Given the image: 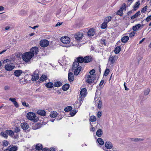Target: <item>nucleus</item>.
Masks as SVG:
<instances>
[{"label": "nucleus", "instance_id": "27", "mask_svg": "<svg viewBox=\"0 0 151 151\" xmlns=\"http://www.w3.org/2000/svg\"><path fill=\"white\" fill-rule=\"evenodd\" d=\"M61 62L62 63H60L62 65H64L66 64V60H65V55L60 60Z\"/></svg>", "mask_w": 151, "mask_h": 151}, {"label": "nucleus", "instance_id": "46", "mask_svg": "<svg viewBox=\"0 0 151 151\" xmlns=\"http://www.w3.org/2000/svg\"><path fill=\"white\" fill-rule=\"evenodd\" d=\"M116 14L122 16L123 14V12L119 9L117 12Z\"/></svg>", "mask_w": 151, "mask_h": 151}, {"label": "nucleus", "instance_id": "60", "mask_svg": "<svg viewBox=\"0 0 151 151\" xmlns=\"http://www.w3.org/2000/svg\"><path fill=\"white\" fill-rule=\"evenodd\" d=\"M150 20H151V15L147 17L145 19V20L147 22H149Z\"/></svg>", "mask_w": 151, "mask_h": 151}, {"label": "nucleus", "instance_id": "17", "mask_svg": "<svg viewBox=\"0 0 151 151\" xmlns=\"http://www.w3.org/2000/svg\"><path fill=\"white\" fill-rule=\"evenodd\" d=\"M66 39V36L62 37L60 39V40L63 44H64V45H63L61 43H60V45L64 47H66V41L65 40Z\"/></svg>", "mask_w": 151, "mask_h": 151}, {"label": "nucleus", "instance_id": "12", "mask_svg": "<svg viewBox=\"0 0 151 151\" xmlns=\"http://www.w3.org/2000/svg\"><path fill=\"white\" fill-rule=\"evenodd\" d=\"M105 147H104L103 149L104 150H106L105 149H111L112 147V144L110 142H105Z\"/></svg>", "mask_w": 151, "mask_h": 151}, {"label": "nucleus", "instance_id": "35", "mask_svg": "<svg viewBox=\"0 0 151 151\" xmlns=\"http://www.w3.org/2000/svg\"><path fill=\"white\" fill-rule=\"evenodd\" d=\"M81 105V102H79L78 101L76 102L74 104L75 108H79Z\"/></svg>", "mask_w": 151, "mask_h": 151}, {"label": "nucleus", "instance_id": "8", "mask_svg": "<svg viewBox=\"0 0 151 151\" xmlns=\"http://www.w3.org/2000/svg\"><path fill=\"white\" fill-rule=\"evenodd\" d=\"M12 64L7 63L5 66V69L7 71H10L12 70L15 67L14 65H12Z\"/></svg>", "mask_w": 151, "mask_h": 151}, {"label": "nucleus", "instance_id": "19", "mask_svg": "<svg viewBox=\"0 0 151 151\" xmlns=\"http://www.w3.org/2000/svg\"><path fill=\"white\" fill-rule=\"evenodd\" d=\"M21 126L22 128L24 130L27 129L29 127L28 124L26 122L22 123Z\"/></svg>", "mask_w": 151, "mask_h": 151}, {"label": "nucleus", "instance_id": "22", "mask_svg": "<svg viewBox=\"0 0 151 151\" xmlns=\"http://www.w3.org/2000/svg\"><path fill=\"white\" fill-rule=\"evenodd\" d=\"M142 25L139 24H137L136 25L133 26L132 30L134 31L138 30Z\"/></svg>", "mask_w": 151, "mask_h": 151}, {"label": "nucleus", "instance_id": "24", "mask_svg": "<svg viewBox=\"0 0 151 151\" xmlns=\"http://www.w3.org/2000/svg\"><path fill=\"white\" fill-rule=\"evenodd\" d=\"M79 67V63L77 61H75L72 66L73 70Z\"/></svg>", "mask_w": 151, "mask_h": 151}, {"label": "nucleus", "instance_id": "9", "mask_svg": "<svg viewBox=\"0 0 151 151\" xmlns=\"http://www.w3.org/2000/svg\"><path fill=\"white\" fill-rule=\"evenodd\" d=\"M49 41L46 40H42L40 42V46L43 47L47 46L49 45Z\"/></svg>", "mask_w": 151, "mask_h": 151}, {"label": "nucleus", "instance_id": "62", "mask_svg": "<svg viewBox=\"0 0 151 151\" xmlns=\"http://www.w3.org/2000/svg\"><path fill=\"white\" fill-rule=\"evenodd\" d=\"M104 83V80H101L100 83L99 84V86H100L101 87L103 85Z\"/></svg>", "mask_w": 151, "mask_h": 151}, {"label": "nucleus", "instance_id": "20", "mask_svg": "<svg viewBox=\"0 0 151 151\" xmlns=\"http://www.w3.org/2000/svg\"><path fill=\"white\" fill-rule=\"evenodd\" d=\"M81 67L79 66L77 68H76L75 69L73 70H74V74L75 75H78L81 71Z\"/></svg>", "mask_w": 151, "mask_h": 151}, {"label": "nucleus", "instance_id": "3", "mask_svg": "<svg viewBox=\"0 0 151 151\" xmlns=\"http://www.w3.org/2000/svg\"><path fill=\"white\" fill-rule=\"evenodd\" d=\"M85 79L86 81L89 84H91L93 83L95 79V78L93 76H91L89 74L86 75Z\"/></svg>", "mask_w": 151, "mask_h": 151}, {"label": "nucleus", "instance_id": "15", "mask_svg": "<svg viewBox=\"0 0 151 151\" xmlns=\"http://www.w3.org/2000/svg\"><path fill=\"white\" fill-rule=\"evenodd\" d=\"M87 94V89L86 88H83L81 89L80 91V94L81 96L84 97L86 96Z\"/></svg>", "mask_w": 151, "mask_h": 151}, {"label": "nucleus", "instance_id": "36", "mask_svg": "<svg viewBox=\"0 0 151 151\" xmlns=\"http://www.w3.org/2000/svg\"><path fill=\"white\" fill-rule=\"evenodd\" d=\"M14 61V60L13 59H6V60H4L3 63H11L13 64V62Z\"/></svg>", "mask_w": 151, "mask_h": 151}, {"label": "nucleus", "instance_id": "23", "mask_svg": "<svg viewBox=\"0 0 151 151\" xmlns=\"http://www.w3.org/2000/svg\"><path fill=\"white\" fill-rule=\"evenodd\" d=\"M18 148V147L17 146H12L11 147L10 146L9 147V151H17Z\"/></svg>", "mask_w": 151, "mask_h": 151}, {"label": "nucleus", "instance_id": "5", "mask_svg": "<svg viewBox=\"0 0 151 151\" xmlns=\"http://www.w3.org/2000/svg\"><path fill=\"white\" fill-rule=\"evenodd\" d=\"M96 93V95L94 98V101L96 104L97 105V107L99 109H101L102 106V102L99 98H97Z\"/></svg>", "mask_w": 151, "mask_h": 151}, {"label": "nucleus", "instance_id": "50", "mask_svg": "<svg viewBox=\"0 0 151 151\" xmlns=\"http://www.w3.org/2000/svg\"><path fill=\"white\" fill-rule=\"evenodd\" d=\"M147 6H145L142 9L141 12L142 13H145L147 10Z\"/></svg>", "mask_w": 151, "mask_h": 151}, {"label": "nucleus", "instance_id": "56", "mask_svg": "<svg viewBox=\"0 0 151 151\" xmlns=\"http://www.w3.org/2000/svg\"><path fill=\"white\" fill-rule=\"evenodd\" d=\"M9 100L13 102V103L16 101V100L15 98H10L9 99Z\"/></svg>", "mask_w": 151, "mask_h": 151}, {"label": "nucleus", "instance_id": "51", "mask_svg": "<svg viewBox=\"0 0 151 151\" xmlns=\"http://www.w3.org/2000/svg\"><path fill=\"white\" fill-rule=\"evenodd\" d=\"M135 32L134 31H133L129 33V37H133L134 36V35L135 34Z\"/></svg>", "mask_w": 151, "mask_h": 151}, {"label": "nucleus", "instance_id": "34", "mask_svg": "<svg viewBox=\"0 0 151 151\" xmlns=\"http://www.w3.org/2000/svg\"><path fill=\"white\" fill-rule=\"evenodd\" d=\"M140 12L139 11H138L136 13H135L134 15L132 16L131 17V19H134L136 18L137 17L139 16L140 15Z\"/></svg>", "mask_w": 151, "mask_h": 151}, {"label": "nucleus", "instance_id": "6", "mask_svg": "<svg viewBox=\"0 0 151 151\" xmlns=\"http://www.w3.org/2000/svg\"><path fill=\"white\" fill-rule=\"evenodd\" d=\"M118 58L117 56L111 55L109 58L108 61L112 65L115 63Z\"/></svg>", "mask_w": 151, "mask_h": 151}, {"label": "nucleus", "instance_id": "42", "mask_svg": "<svg viewBox=\"0 0 151 151\" xmlns=\"http://www.w3.org/2000/svg\"><path fill=\"white\" fill-rule=\"evenodd\" d=\"M107 26V23H106L104 21V22L102 24L101 26V28L103 29H105Z\"/></svg>", "mask_w": 151, "mask_h": 151}, {"label": "nucleus", "instance_id": "55", "mask_svg": "<svg viewBox=\"0 0 151 151\" xmlns=\"http://www.w3.org/2000/svg\"><path fill=\"white\" fill-rule=\"evenodd\" d=\"M143 140V139H140V138H135L134 139H133V141L134 142H138V141H142Z\"/></svg>", "mask_w": 151, "mask_h": 151}, {"label": "nucleus", "instance_id": "59", "mask_svg": "<svg viewBox=\"0 0 151 151\" xmlns=\"http://www.w3.org/2000/svg\"><path fill=\"white\" fill-rule=\"evenodd\" d=\"M8 142L6 140H4L3 142V145L4 146H6L8 145Z\"/></svg>", "mask_w": 151, "mask_h": 151}, {"label": "nucleus", "instance_id": "39", "mask_svg": "<svg viewBox=\"0 0 151 151\" xmlns=\"http://www.w3.org/2000/svg\"><path fill=\"white\" fill-rule=\"evenodd\" d=\"M43 147L42 144H38L36 146V149L38 150H40L42 149Z\"/></svg>", "mask_w": 151, "mask_h": 151}, {"label": "nucleus", "instance_id": "11", "mask_svg": "<svg viewBox=\"0 0 151 151\" xmlns=\"http://www.w3.org/2000/svg\"><path fill=\"white\" fill-rule=\"evenodd\" d=\"M78 111L76 109H73L69 111L68 113H67V116L70 117L74 116L77 113Z\"/></svg>", "mask_w": 151, "mask_h": 151}, {"label": "nucleus", "instance_id": "18", "mask_svg": "<svg viewBox=\"0 0 151 151\" xmlns=\"http://www.w3.org/2000/svg\"><path fill=\"white\" fill-rule=\"evenodd\" d=\"M23 72L21 70H17L14 72V74L15 76L18 77L20 76Z\"/></svg>", "mask_w": 151, "mask_h": 151}, {"label": "nucleus", "instance_id": "28", "mask_svg": "<svg viewBox=\"0 0 151 151\" xmlns=\"http://www.w3.org/2000/svg\"><path fill=\"white\" fill-rule=\"evenodd\" d=\"M37 113L39 115L42 116H45L46 114L45 111L42 110H38L37 111Z\"/></svg>", "mask_w": 151, "mask_h": 151}, {"label": "nucleus", "instance_id": "44", "mask_svg": "<svg viewBox=\"0 0 151 151\" xmlns=\"http://www.w3.org/2000/svg\"><path fill=\"white\" fill-rule=\"evenodd\" d=\"M89 120L91 122H94L96 120V116H91L90 117Z\"/></svg>", "mask_w": 151, "mask_h": 151}, {"label": "nucleus", "instance_id": "10", "mask_svg": "<svg viewBox=\"0 0 151 151\" xmlns=\"http://www.w3.org/2000/svg\"><path fill=\"white\" fill-rule=\"evenodd\" d=\"M38 73L39 71L38 70H36L33 73V75L32 77V81H36L39 79V77L38 74Z\"/></svg>", "mask_w": 151, "mask_h": 151}, {"label": "nucleus", "instance_id": "7", "mask_svg": "<svg viewBox=\"0 0 151 151\" xmlns=\"http://www.w3.org/2000/svg\"><path fill=\"white\" fill-rule=\"evenodd\" d=\"M38 52V47H34L32 48L30 52H28L30 53V54L33 55V57L34 56V55H36Z\"/></svg>", "mask_w": 151, "mask_h": 151}, {"label": "nucleus", "instance_id": "54", "mask_svg": "<svg viewBox=\"0 0 151 151\" xmlns=\"http://www.w3.org/2000/svg\"><path fill=\"white\" fill-rule=\"evenodd\" d=\"M150 92V90L147 89L144 91V93L145 95H147L149 94Z\"/></svg>", "mask_w": 151, "mask_h": 151}, {"label": "nucleus", "instance_id": "38", "mask_svg": "<svg viewBox=\"0 0 151 151\" xmlns=\"http://www.w3.org/2000/svg\"><path fill=\"white\" fill-rule=\"evenodd\" d=\"M45 86L47 88H51L53 87V84L52 83L49 82L46 84Z\"/></svg>", "mask_w": 151, "mask_h": 151}, {"label": "nucleus", "instance_id": "31", "mask_svg": "<svg viewBox=\"0 0 151 151\" xmlns=\"http://www.w3.org/2000/svg\"><path fill=\"white\" fill-rule=\"evenodd\" d=\"M121 49V47L120 46H118L115 48L114 50V52L116 54H118L120 51Z\"/></svg>", "mask_w": 151, "mask_h": 151}, {"label": "nucleus", "instance_id": "16", "mask_svg": "<svg viewBox=\"0 0 151 151\" xmlns=\"http://www.w3.org/2000/svg\"><path fill=\"white\" fill-rule=\"evenodd\" d=\"M68 79L70 82H72L74 79V75L72 72H70L68 74Z\"/></svg>", "mask_w": 151, "mask_h": 151}, {"label": "nucleus", "instance_id": "32", "mask_svg": "<svg viewBox=\"0 0 151 151\" xmlns=\"http://www.w3.org/2000/svg\"><path fill=\"white\" fill-rule=\"evenodd\" d=\"M62 85V83L60 81L55 82L54 83V86L55 87H59Z\"/></svg>", "mask_w": 151, "mask_h": 151}, {"label": "nucleus", "instance_id": "64", "mask_svg": "<svg viewBox=\"0 0 151 151\" xmlns=\"http://www.w3.org/2000/svg\"><path fill=\"white\" fill-rule=\"evenodd\" d=\"M10 87L8 86H4V89L5 90H9V89Z\"/></svg>", "mask_w": 151, "mask_h": 151}, {"label": "nucleus", "instance_id": "37", "mask_svg": "<svg viewBox=\"0 0 151 151\" xmlns=\"http://www.w3.org/2000/svg\"><path fill=\"white\" fill-rule=\"evenodd\" d=\"M6 132L7 134L10 136H13L14 134V132L12 130H6Z\"/></svg>", "mask_w": 151, "mask_h": 151}, {"label": "nucleus", "instance_id": "49", "mask_svg": "<svg viewBox=\"0 0 151 151\" xmlns=\"http://www.w3.org/2000/svg\"><path fill=\"white\" fill-rule=\"evenodd\" d=\"M72 107L70 106H67V113L72 110Z\"/></svg>", "mask_w": 151, "mask_h": 151}, {"label": "nucleus", "instance_id": "48", "mask_svg": "<svg viewBox=\"0 0 151 151\" xmlns=\"http://www.w3.org/2000/svg\"><path fill=\"white\" fill-rule=\"evenodd\" d=\"M109 69L108 68L106 69L105 71L104 75L106 76H107L109 74Z\"/></svg>", "mask_w": 151, "mask_h": 151}, {"label": "nucleus", "instance_id": "2", "mask_svg": "<svg viewBox=\"0 0 151 151\" xmlns=\"http://www.w3.org/2000/svg\"><path fill=\"white\" fill-rule=\"evenodd\" d=\"M33 55L30 54L28 52H25L23 54L22 57L24 61L25 62H29L31 59L33 57Z\"/></svg>", "mask_w": 151, "mask_h": 151}, {"label": "nucleus", "instance_id": "45", "mask_svg": "<svg viewBox=\"0 0 151 151\" xmlns=\"http://www.w3.org/2000/svg\"><path fill=\"white\" fill-rule=\"evenodd\" d=\"M47 78V77L45 75H42L41 77L40 78V80L42 81H43L46 80Z\"/></svg>", "mask_w": 151, "mask_h": 151}, {"label": "nucleus", "instance_id": "40", "mask_svg": "<svg viewBox=\"0 0 151 151\" xmlns=\"http://www.w3.org/2000/svg\"><path fill=\"white\" fill-rule=\"evenodd\" d=\"M112 19V17L111 16H109L105 18L104 19V21L106 23H108L109 21H111Z\"/></svg>", "mask_w": 151, "mask_h": 151}, {"label": "nucleus", "instance_id": "33", "mask_svg": "<svg viewBox=\"0 0 151 151\" xmlns=\"http://www.w3.org/2000/svg\"><path fill=\"white\" fill-rule=\"evenodd\" d=\"M129 39V37L127 36L123 37L121 39L122 42H127Z\"/></svg>", "mask_w": 151, "mask_h": 151}, {"label": "nucleus", "instance_id": "29", "mask_svg": "<svg viewBox=\"0 0 151 151\" xmlns=\"http://www.w3.org/2000/svg\"><path fill=\"white\" fill-rule=\"evenodd\" d=\"M57 115V113L56 111H53L51 112L50 116L52 118H55Z\"/></svg>", "mask_w": 151, "mask_h": 151}, {"label": "nucleus", "instance_id": "53", "mask_svg": "<svg viewBox=\"0 0 151 151\" xmlns=\"http://www.w3.org/2000/svg\"><path fill=\"white\" fill-rule=\"evenodd\" d=\"M22 105L24 106H25L26 107H28L29 106V104L26 103L25 101H23L22 102Z\"/></svg>", "mask_w": 151, "mask_h": 151}, {"label": "nucleus", "instance_id": "63", "mask_svg": "<svg viewBox=\"0 0 151 151\" xmlns=\"http://www.w3.org/2000/svg\"><path fill=\"white\" fill-rule=\"evenodd\" d=\"M133 0H127V4H128V6H129L132 3Z\"/></svg>", "mask_w": 151, "mask_h": 151}, {"label": "nucleus", "instance_id": "47", "mask_svg": "<svg viewBox=\"0 0 151 151\" xmlns=\"http://www.w3.org/2000/svg\"><path fill=\"white\" fill-rule=\"evenodd\" d=\"M0 135L1 136L4 137L5 138H7L8 137V135H7V134L6 133V132H2L1 133Z\"/></svg>", "mask_w": 151, "mask_h": 151}, {"label": "nucleus", "instance_id": "1", "mask_svg": "<svg viewBox=\"0 0 151 151\" xmlns=\"http://www.w3.org/2000/svg\"><path fill=\"white\" fill-rule=\"evenodd\" d=\"M27 117L29 120L34 122H36L38 120V118L36 117L35 114L32 112L28 113L27 114Z\"/></svg>", "mask_w": 151, "mask_h": 151}, {"label": "nucleus", "instance_id": "57", "mask_svg": "<svg viewBox=\"0 0 151 151\" xmlns=\"http://www.w3.org/2000/svg\"><path fill=\"white\" fill-rule=\"evenodd\" d=\"M95 73V70L94 69H92V70H91L89 72V73H90V74L91 75H91V76H93V75Z\"/></svg>", "mask_w": 151, "mask_h": 151}, {"label": "nucleus", "instance_id": "41", "mask_svg": "<svg viewBox=\"0 0 151 151\" xmlns=\"http://www.w3.org/2000/svg\"><path fill=\"white\" fill-rule=\"evenodd\" d=\"M97 142L101 145H103L104 143L103 139L101 138H98L97 139Z\"/></svg>", "mask_w": 151, "mask_h": 151}, {"label": "nucleus", "instance_id": "58", "mask_svg": "<svg viewBox=\"0 0 151 151\" xmlns=\"http://www.w3.org/2000/svg\"><path fill=\"white\" fill-rule=\"evenodd\" d=\"M102 115V112L101 111H99L97 113V116L99 118Z\"/></svg>", "mask_w": 151, "mask_h": 151}, {"label": "nucleus", "instance_id": "30", "mask_svg": "<svg viewBox=\"0 0 151 151\" xmlns=\"http://www.w3.org/2000/svg\"><path fill=\"white\" fill-rule=\"evenodd\" d=\"M103 134V132L101 129H99L96 132V136L98 137H101Z\"/></svg>", "mask_w": 151, "mask_h": 151}, {"label": "nucleus", "instance_id": "43", "mask_svg": "<svg viewBox=\"0 0 151 151\" xmlns=\"http://www.w3.org/2000/svg\"><path fill=\"white\" fill-rule=\"evenodd\" d=\"M127 5L125 3H123L120 8V9L123 12L124 10H126V8L127 7Z\"/></svg>", "mask_w": 151, "mask_h": 151}, {"label": "nucleus", "instance_id": "21", "mask_svg": "<svg viewBox=\"0 0 151 151\" xmlns=\"http://www.w3.org/2000/svg\"><path fill=\"white\" fill-rule=\"evenodd\" d=\"M70 38L68 37H67V47L71 46L73 45V43L70 42Z\"/></svg>", "mask_w": 151, "mask_h": 151}, {"label": "nucleus", "instance_id": "13", "mask_svg": "<svg viewBox=\"0 0 151 151\" xmlns=\"http://www.w3.org/2000/svg\"><path fill=\"white\" fill-rule=\"evenodd\" d=\"M95 33V29L93 28L90 29L88 31L87 34L88 36L91 37L93 36Z\"/></svg>", "mask_w": 151, "mask_h": 151}, {"label": "nucleus", "instance_id": "14", "mask_svg": "<svg viewBox=\"0 0 151 151\" xmlns=\"http://www.w3.org/2000/svg\"><path fill=\"white\" fill-rule=\"evenodd\" d=\"M84 63H88L92 60V58L91 56H87L83 58Z\"/></svg>", "mask_w": 151, "mask_h": 151}, {"label": "nucleus", "instance_id": "52", "mask_svg": "<svg viewBox=\"0 0 151 151\" xmlns=\"http://www.w3.org/2000/svg\"><path fill=\"white\" fill-rule=\"evenodd\" d=\"M39 126V124H35L32 126L33 129H36L39 128L38 126Z\"/></svg>", "mask_w": 151, "mask_h": 151}, {"label": "nucleus", "instance_id": "61", "mask_svg": "<svg viewBox=\"0 0 151 151\" xmlns=\"http://www.w3.org/2000/svg\"><path fill=\"white\" fill-rule=\"evenodd\" d=\"M106 40L105 39H101V42L102 45H106L105 43Z\"/></svg>", "mask_w": 151, "mask_h": 151}, {"label": "nucleus", "instance_id": "4", "mask_svg": "<svg viewBox=\"0 0 151 151\" xmlns=\"http://www.w3.org/2000/svg\"><path fill=\"white\" fill-rule=\"evenodd\" d=\"M83 33L82 32L77 33L74 36L77 42L79 43L81 42V40L83 37Z\"/></svg>", "mask_w": 151, "mask_h": 151}, {"label": "nucleus", "instance_id": "26", "mask_svg": "<svg viewBox=\"0 0 151 151\" xmlns=\"http://www.w3.org/2000/svg\"><path fill=\"white\" fill-rule=\"evenodd\" d=\"M140 4V2L139 1H138L136 2L134 5L133 6L134 8V10L135 11L139 8V6Z\"/></svg>", "mask_w": 151, "mask_h": 151}, {"label": "nucleus", "instance_id": "25", "mask_svg": "<svg viewBox=\"0 0 151 151\" xmlns=\"http://www.w3.org/2000/svg\"><path fill=\"white\" fill-rule=\"evenodd\" d=\"M75 61H77L78 63H82L84 62L83 58L82 57H78L76 58Z\"/></svg>", "mask_w": 151, "mask_h": 151}]
</instances>
